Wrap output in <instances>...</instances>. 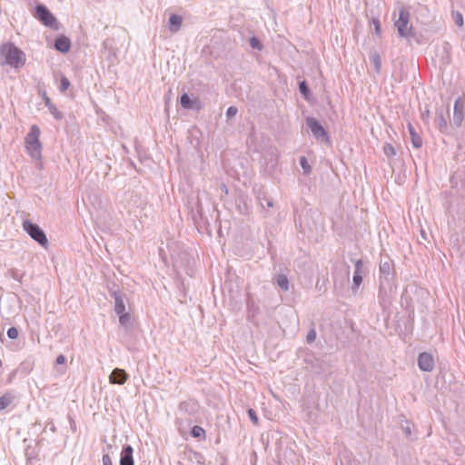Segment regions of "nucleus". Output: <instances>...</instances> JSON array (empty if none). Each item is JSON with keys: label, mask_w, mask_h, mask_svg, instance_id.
<instances>
[{"label": "nucleus", "mask_w": 465, "mask_h": 465, "mask_svg": "<svg viewBox=\"0 0 465 465\" xmlns=\"http://www.w3.org/2000/svg\"><path fill=\"white\" fill-rule=\"evenodd\" d=\"M248 416L250 418V420L254 423V424H258V416H257V413L254 410L252 409H249L248 411Z\"/></svg>", "instance_id": "f704fd0d"}, {"label": "nucleus", "mask_w": 465, "mask_h": 465, "mask_svg": "<svg viewBox=\"0 0 465 465\" xmlns=\"http://www.w3.org/2000/svg\"><path fill=\"white\" fill-rule=\"evenodd\" d=\"M179 411L183 414H188L191 417H194L199 411V405L197 402L193 401H183L179 404Z\"/></svg>", "instance_id": "ddd939ff"}, {"label": "nucleus", "mask_w": 465, "mask_h": 465, "mask_svg": "<svg viewBox=\"0 0 465 465\" xmlns=\"http://www.w3.org/2000/svg\"><path fill=\"white\" fill-rule=\"evenodd\" d=\"M372 22L374 25L375 33L379 35L381 33V23L378 19H373Z\"/></svg>", "instance_id": "ea45409f"}, {"label": "nucleus", "mask_w": 465, "mask_h": 465, "mask_svg": "<svg viewBox=\"0 0 465 465\" xmlns=\"http://www.w3.org/2000/svg\"><path fill=\"white\" fill-rule=\"evenodd\" d=\"M15 375V371H13V372L11 373V375H10V378H9V380H8V382H11V381H12V379H13V377H14Z\"/></svg>", "instance_id": "a18cd8bd"}, {"label": "nucleus", "mask_w": 465, "mask_h": 465, "mask_svg": "<svg viewBox=\"0 0 465 465\" xmlns=\"http://www.w3.org/2000/svg\"><path fill=\"white\" fill-rule=\"evenodd\" d=\"M249 44H250L251 47L253 49L262 50V45L260 40L255 36H252L249 39Z\"/></svg>", "instance_id": "7c9ffc66"}, {"label": "nucleus", "mask_w": 465, "mask_h": 465, "mask_svg": "<svg viewBox=\"0 0 465 465\" xmlns=\"http://www.w3.org/2000/svg\"><path fill=\"white\" fill-rule=\"evenodd\" d=\"M450 116V105L441 106L436 109V124L439 130L443 133L447 130V117Z\"/></svg>", "instance_id": "1a4fd4ad"}, {"label": "nucleus", "mask_w": 465, "mask_h": 465, "mask_svg": "<svg viewBox=\"0 0 465 465\" xmlns=\"http://www.w3.org/2000/svg\"><path fill=\"white\" fill-rule=\"evenodd\" d=\"M102 460H103V465H113L112 459L109 456V454H104Z\"/></svg>", "instance_id": "4c0bfd02"}, {"label": "nucleus", "mask_w": 465, "mask_h": 465, "mask_svg": "<svg viewBox=\"0 0 465 465\" xmlns=\"http://www.w3.org/2000/svg\"><path fill=\"white\" fill-rule=\"evenodd\" d=\"M410 13L405 8H401L399 12V18L395 21L394 25L401 37L408 40L415 37V33L411 25H409Z\"/></svg>", "instance_id": "20e7f679"}, {"label": "nucleus", "mask_w": 465, "mask_h": 465, "mask_svg": "<svg viewBox=\"0 0 465 465\" xmlns=\"http://www.w3.org/2000/svg\"><path fill=\"white\" fill-rule=\"evenodd\" d=\"M221 189H222V191H223L224 193H226V194L228 193V189H227V187H226V185H225L224 183H223V184L221 185Z\"/></svg>", "instance_id": "a19ab883"}, {"label": "nucleus", "mask_w": 465, "mask_h": 465, "mask_svg": "<svg viewBox=\"0 0 465 465\" xmlns=\"http://www.w3.org/2000/svg\"><path fill=\"white\" fill-rule=\"evenodd\" d=\"M24 53L12 43H6L0 47V57H4L3 64L17 68L24 64Z\"/></svg>", "instance_id": "f257e3e1"}, {"label": "nucleus", "mask_w": 465, "mask_h": 465, "mask_svg": "<svg viewBox=\"0 0 465 465\" xmlns=\"http://www.w3.org/2000/svg\"><path fill=\"white\" fill-rule=\"evenodd\" d=\"M7 274L15 281L21 282L22 275L15 270H9Z\"/></svg>", "instance_id": "e433bc0d"}, {"label": "nucleus", "mask_w": 465, "mask_h": 465, "mask_svg": "<svg viewBox=\"0 0 465 465\" xmlns=\"http://www.w3.org/2000/svg\"><path fill=\"white\" fill-rule=\"evenodd\" d=\"M191 435L193 438L204 439L205 438V430L201 426L195 425L192 428Z\"/></svg>", "instance_id": "a878e982"}, {"label": "nucleus", "mask_w": 465, "mask_h": 465, "mask_svg": "<svg viewBox=\"0 0 465 465\" xmlns=\"http://www.w3.org/2000/svg\"><path fill=\"white\" fill-rule=\"evenodd\" d=\"M418 366L423 371H431L434 368V360L431 354L421 352L418 356Z\"/></svg>", "instance_id": "f8f14e48"}, {"label": "nucleus", "mask_w": 465, "mask_h": 465, "mask_svg": "<svg viewBox=\"0 0 465 465\" xmlns=\"http://www.w3.org/2000/svg\"><path fill=\"white\" fill-rule=\"evenodd\" d=\"M182 24H183V18L181 15H172L169 17V30L172 33H177L180 30Z\"/></svg>", "instance_id": "412c9836"}, {"label": "nucleus", "mask_w": 465, "mask_h": 465, "mask_svg": "<svg viewBox=\"0 0 465 465\" xmlns=\"http://www.w3.org/2000/svg\"><path fill=\"white\" fill-rule=\"evenodd\" d=\"M54 48L62 54H66L71 48V41L65 35H60L54 40Z\"/></svg>", "instance_id": "a211bd4d"}, {"label": "nucleus", "mask_w": 465, "mask_h": 465, "mask_svg": "<svg viewBox=\"0 0 465 465\" xmlns=\"http://www.w3.org/2000/svg\"><path fill=\"white\" fill-rule=\"evenodd\" d=\"M306 124L310 128L314 138L323 143H331V138L322 124L313 117L306 118Z\"/></svg>", "instance_id": "0eeeda50"}, {"label": "nucleus", "mask_w": 465, "mask_h": 465, "mask_svg": "<svg viewBox=\"0 0 465 465\" xmlns=\"http://www.w3.org/2000/svg\"><path fill=\"white\" fill-rule=\"evenodd\" d=\"M380 289L391 288L395 277L394 264L390 257L381 259L379 264Z\"/></svg>", "instance_id": "f03ea898"}, {"label": "nucleus", "mask_w": 465, "mask_h": 465, "mask_svg": "<svg viewBox=\"0 0 465 465\" xmlns=\"http://www.w3.org/2000/svg\"><path fill=\"white\" fill-rule=\"evenodd\" d=\"M7 336L11 340H15L18 337V330L15 327H10L7 330Z\"/></svg>", "instance_id": "72a5a7b5"}, {"label": "nucleus", "mask_w": 465, "mask_h": 465, "mask_svg": "<svg viewBox=\"0 0 465 465\" xmlns=\"http://www.w3.org/2000/svg\"><path fill=\"white\" fill-rule=\"evenodd\" d=\"M370 60L373 64L375 72L380 74L381 70V60L380 54L377 51L371 52L370 54Z\"/></svg>", "instance_id": "4be33fe9"}, {"label": "nucleus", "mask_w": 465, "mask_h": 465, "mask_svg": "<svg viewBox=\"0 0 465 465\" xmlns=\"http://www.w3.org/2000/svg\"><path fill=\"white\" fill-rule=\"evenodd\" d=\"M383 153L388 158H392L396 155V150L391 143H385L383 145Z\"/></svg>", "instance_id": "c85d7f7f"}, {"label": "nucleus", "mask_w": 465, "mask_h": 465, "mask_svg": "<svg viewBox=\"0 0 465 465\" xmlns=\"http://www.w3.org/2000/svg\"><path fill=\"white\" fill-rule=\"evenodd\" d=\"M254 193L256 194V198L262 209L265 207L271 208L273 206V200L271 198L266 192L263 191L262 188L255 189Z\"/></svg>", "instance_id": "4468645a"}, {"label": "nucleus", "mask_w": 465, "mask_h": 465, "mask_svg": "<svg viewBox=\"0 0 465 465\" xmlns=\"http://www.w3.org/2000/svg\"><path fill=\"white\" fill-rule=\"evenodd\" d=\"M244 209L243 211H241L242 213H248V207L245 203H243Z\"/></svg>", "instance_id": "37998d69"}, {"label": "nucleus", "mask_w": 465, "mask_h": 465, "mask_svg": "<svg viewBox=\"0 0 465 465\" xmlns=\"http://www.w3.org/2000/svg\"><path fill=\"white\" fill-rule=\"evenodd\" d=\"M23 228L26 233L39 245L45 248L47 247L48 239L44 230H42L38 224L34 223L29 220H25L23 222Z\"/></svg>", "instance_id": "39448f33"}, {"label": "nucleus", "mask_w": 465, "mask_h": 465, "mask_svg": "<svg viewBox=\"0 0 465 465\" xmlns=\"http://www.w3.org/2000/svg\"><path fill=\"white\" fill-rule=\"evenodd\" d=\"M134 449L131 445H124L120 457V465H134Z\"/></svg>", "instance_id": "6ab92c4d"}, {"label": "nucleus", "mask_w": 465, "mask_h": 465, "mask_svg": "<svg viewBox=\"0 0 465 465\" xmlns=\"http://www.w3.org/2000/svg\"><path fill=\"white\" fill-rule=\"evenodd\" d=\"M15 396L12 392H6L0 397V411L7 408L14 401Z\"/></svg>", "instance_id": "b1692460"}, {"label": "nucleus", "mask_w": 465, "mask_h": 465, "mask_svg": "<svg viewBox=\"0 0 465 465\" xmlns=\"http://www.w3.org/2000/svg\"><path fill=\"white\" fill-rule=\"evenodd\" d=\"M464 101L461 97H458L454 103L453 108V116L451 120V124L455 127H460L464 119Z\"/></svg>", "instance_id": "9d476101"}, {"label": "nucleus", "mask_w": 465, "mask_h": 465, "mask_svg": "<svg viewBox=\"0 0 465 465\" xmlns=\"http://www.w3.org/2000/svg\"><path fill=\"white\" fill-rule=\"evenodd\" d=\"M316 337H317V332H316V330L314 327H312L307 333V336H306V342L311 344L315 340H316Z\"/></svg>", "instance_id": "2f4dec72"}, {"label": "nucleus", "mask_w": 465, "mask_h": 465, "mask_svg": "<svg viewBox=\"0 0 465 465\" xmlns=\"http://www.w3.org/2000/svg\"><path fill=\"white\" fill-rule=\"evenodd\" d=\"M65 361H66L65 357L63 354H59L56 357L55 363L58 365H64L65 363Z\"/></svg>", "instance_id": "58836bf2"}, {"label": "nucleus", "mask_w": 465, "mask_h": 465, "mask_svg": "<svg viewBox=\"0 0 465 465\" xmlns=\"http://www.w3.org/2000/svg\"><path fill=\"white\" fill-rule=\"evenodd\" d=\"M403 430L406 433V435H410L411 434V428L410 427L404 428Z\"/></svg>", "instance_id": "79ce46f5"}, {"label": "nucleus", "mask_w": 465, "mask_h": 465, "mask_svg": "<svg viewBox=\"0 0 465 465\" xmlns=\"http://www.w3.org/2000/svg\"><path fill=\"white\" fill-rule=\"evenodd\" d=\"M299 163L301 167L302 168L303 173L308 175L312 172V167L308 163V160L305 156H301L299 159Z\"/></svg>", "instance_id": "bb28decb"}, {"label": "nucleus", "mask_w": 465, "mask_h": 465, "mask_svg": "<svg viewBox=\"0 0 465 465\" xmlns=\"http://www.w3.org/2000/svg\"><path fill=\"white\" fill-rule=\"evenodd\" d=\"M454 22L456 25L461 27L463 25V16L460 13L457 12L454 15Z\"/></svg>", "instance_id": "c9c22d12"}, {"label": "nucleus", "mask_w": 465, "mask_h": 465, "mask_svg": "<svg viewBox=\"0 0 465 465\" xmlns=\"http://www.w3.org/2000/svg\"><path fill=\"white\" fill-rule=\"evenodd\" d=\"M180 104L183 109L200 111L202 109L201 102L198 98H191L187 93L180 96Z\"/></svg>", "instance_id": "9b49d317"}, {"label": "nucleus", "mask_w": 465, "mask_h": 465, "mask_svg": "<svg viewBox=\"0 0 465 465\" xmlns=\"http://www.w3.org/2000/svg\"><path fill=\"white\" fill-rule=\"evenodd\" d=\"M117 315L119 316V322L121 326L127 330L132 327L133 324L130 313L124 312L122 313H117Z\"/></svg>", "instance_id": "5701e85b"}, {"label": "nucleus", "mask_w": 465, "mask_h": 465, "mask_svg": "<svg viewBox=\"0 0 465 465\" xmlns=\"http://www.w3.org/2000/svg\"><path fill=\"white\" fill-rule=\"evenodd\" d=\"M430 115V111L429 110H426L425 113L422 114V117L425 118V117H429Z\"/></svg>", "instance_id": "c03bdc74"}, {"label": "nucleus", "mask_w": 465, "mask_h": 465, "mask_svg": "<svg viewBox=\"0 0 465 465\" xmlns=\"http://www.w3.org/2000/svg\"><path fill=\"white\" fill-rule=\"evenodd\" d=\"M41 95L43 97L45 105L48 108L50 114L56 119L62 120L64 115L63 114L56 108V106L52 103L51 99L47 96L46 92H41Z\"/></svg>", "instance_id": "dca6fc26"}, {"label": "nucleus", "mask_w": 465, "mask_h": 465, "mask_svg": "<svg viewBox=\"0 0 465 465\" xmlns=\"http://www.w3.org/2000/svg\"><path fill=\"white\" fill-rule=\"evenodd\" d=\"M299 91L306 100L309 99L311 91L306 81H302L299 83Z\"/></svg>", "instance_id": "cd10ccee"}, {"label": "nucleus", "mask_w": 465, "mask_h": 465, "mask_svg": "<svg viewBox=\"0 0 465 465\" xmlns=\"http://www.w3.org/2000/svg\"><path fill=\"white\" fill-rule=\"evenodd\" d=\"M239 209H240V212L241 211H243V207H241V205L239 204Z\"/></svg>", "instance_id": "49530a36"}, {"label": "nucleus", "mask_w": 465, "mask_h": 465, "mask_svg": "<svg viewBox=\"0 0 465 465\" xmlns=\"http://www.w3.org/2000/svg\"><path fill=\"white\" fill-rule=\"evenodd\" d=\"M237 113H238L237 107L232 105V106L228 107V109L226 110V117L228 119H232L237 114Z\"/></svg>", "instance_id": "473e14b6"}, {"label": "nucleus", "mask_w": 465, "mask_h": 465, "mask_svg": "<svg viewBox=\"0 0 465 465\" xmlns=\"http://www.w3.org/2000/svg\"><path fill=\"white\" fill-rule=\"evenodd\" d=\"M275 282L282 290L285 292L289 290V280L285 274H277Z\"/></svg>", "instance_id": "393cba45"}, {"label": "nucleus", "mask_w": 465, "mask_h": 465, "mask_svg": "<svg viewBox=\"0 0 465 465\" xmlns=\"http://www.w3.org/2000/svg\"><path fill=\"white\" fill-rule=\"evenodd\" d=\"M34 15L45 26L53 29H58L56 18L45 5L38 4L35 7Z\"/></svg>", "instance_id": "423d86ee"}, {"label": "nucleus", "mask_w": 465, "mask_h": 465, "mask_svg": "<svg viewBox=\"0 0 465 465\" xmlns=\"http://www.w3.org/2000/svg\"><path fill=\"white\" fill-rule=\"evenodd\" d=\"M70 85H71V83L68 80V78L65 77L64 75H62L61 80H60V85H59L60 92L64 93L66 90H68Z\"/></svg>", "instance_id": "c756f323"}, {"label": "nucleus", "mask_w": 465, "mask_h": 465, "mask_svg": "<svg viewBox=\"0 0 465 465\" xmlns=\"http://www.w3.org/2000/svg\"><path fill=\"white\" fill-rule=\"evenodd\" d=\"M39 136L40 129L35 124L31 126L30 132L25 136L26 149L31 157L35 160H39L41 158L42 145L39 140Z\"/></svg>", "instance_id": "7ed1b4c3"}, {"label": "nucleus", "mask_w": 465, "mask_h": 465, "mask_svg": "<svg viewBox=\"0 0 465 465\" xmlns=\"http://www.w3.org/2000/svg\"><path fill=\"white\" fill-rule=\"evenodd\" d=\"M110 294L114 300V312L116 314L125 312V303L121 292L118 290H112L110 291Z\"/></svg>", "instance_id": "f3484780"}, {"label": "nucleus", "mask_w": 465, "mask_h": 465, "mask_svg": "<svg viewBox=\"0 0 465 465\" xmlns=\"http://www.w3.org/2000/svg\"><path fill=\"white\" fill-rule=\"evenodd\" d=\"M408 131L410 133L411 138V143L413 147L419 149L422 146V139L420 136V134L416 132L414 126L409 123L408 125Z\"/></svg>", "instance_id": "aec40b11"}, {"label": "nucleus", "mask_w": 465, "mask_h": 465, "mask_svg": "<svg viewBox=\"0 0 465 465\" xmlns=\"http://www.w3.org/2000/svg\"><path fill=\"white\" fill-rule=\"evenodd\" d=\"M127 378H128V374L126 373V371L124 369L115 368L112 371V373L109 377V380H110V383H112V384L122 385L126 381Z\"/></svg>", "instance_id": "2eb2a0df"}, {"label": "nucleus", "mask_w": 465, "mask_h": 465, "mask_svg": "<svg viewBox=\"0 0 465 465\" xmlns=\"http://www.w3.org/2000/svg\"><path fill=\"white\" fill-rule=\"evenodd\" d=\"M351 262L354 263L355 269L352 276V292H356L362 282V277L366 274L367 269L362 260L351 258Z\"/></svg>", "instance_id": "6e6552de"}]
</instances>
